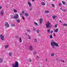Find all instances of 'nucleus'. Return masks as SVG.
<instances>
[{"mask_svg":"<svg viewBox=\"0 0 67 67\" xmlns=\"http://www.w3.org/2000/svg\"><path fill=\"white\" fill-rule=\"evenodd\" d=\"M51 44L52 48H54L55 46L56 47L59 46L57 43L53 41H52L51 42Z\"/></svg>","mask_w":67,"mask_h":67,"instance_id":"1","label":"nucleus"},{"mask_svg":"<svg viewBox=\"0 0 67 67\" xmlns=\"http://www.w3.org/2000/svg\"><path fill=\"white\" fill-rule=\"evenodd\" d=\"M12 67H19V62L16 61L14 64L12 65Z\"/></svg>","mask_w":67,"mask_h":67,"instance_id":"2","label":"nucleus"},{"mask_svg":"<svg viewBox=\"0 0 67 67\" xmlns=\"http://www.w3.org/2000/svg\"><path fill=\"white\" fill-rule=\"evenodd\" d=\"M19 18V15H18V14H15V16H14V19H18Z\"/></svg>","mask_w":67,"mask_h":67,"instance_id":"3","label":"nucleus"},{"mask_svg":"<svg viewBox=\"0 0 67 67\" xmlns=\"http://www.w3.org/2000/svg\"><path fill=\"white\" fill-rule=\"evenodd\" d=\"M50 23L49 22H48L47 24H46V28H48L50 27Z\"/></svg>","mask_w":67,"mask_h":67,"instance_id":"4","label":"nucleus"},{"mask_svg":"<svg viewBox=\"0 0 67 67\" xmlns=\"http://www.w3.org/2000/svg\"><path fill=\"white\" fill-rule=\"evenodd\" d=\"M0 37L1 38V40H2V41H3V40H4V36H3L1 34L0 35Z\"/></svg>","mask_w":67,"mask_h":67,"instance_id":"5","label":"nucleus"},{"mask_svg":"<svg viewBox=\"0 0 67 67\" xmlns=\"http://www.w3.org/2000/svg\"><path fill=\"white\" fill-rule=\"evenodd\" d=\"M5 25L6 27H9V25L7 22H6L5 23Z\"/></svg>","mask_w":67,"mask_h":67,"instance_id":"6","label":"nucleus"},{"mask_svg":"<svg viewBox=\"0 0 67 67\" xmlns=\"http://www.w3.org/2000/svg\"><path fill=\"white\" fill-rule=\"evenodd\" d=\"M39 22H40V24H42V21H43V19L40 18L39 19Z\"/></svg>","mask_w":67,"mask_h":67,"instance_id":"7","label":"nucleus"},{"mask_svg":"<svg viewBox=\"0 0 67 67\" xmlns=\"http://www.w3.org/2000/svg\"><path fill=\"white\" fill-rule=\"evenodd\" d=\"M29 49L30 51H32V50H33V47H32V46H30L29 47Z\"/></svg>","mask_w":67,"mask_h":67,"instance_id":"8","label":"nucleus"},{"mask_svg":"<svg viewBox=\"0 0 67 67\" xmlns=\"http://www.w3.org/2000/svg\"><path fill=\"white\" fill-rule=\"evenodd\" d=\"M57 16L55 15H53L52 16V18L53 20H55V18H56Z\"/></svg>","mask_w":67,"mask_h":67,"instance_id":"9","label":"nucleus"},{"mask_svg":"<svg viewBox=\"0 0 67 67\" xmlns=\"http://www.w3.org/2000/svg\"><path fill=\"white\" fill-rule=\"evenodd\" d=\"M4 13L3 11H2L1 12V15H3Z\"/></svg>","mask_w":67,"mask_h":67,"instance_id":"10","label":"nucleus"},{"mask_svg":"<svg viewBox=\"0 0 67 67\" xmlns=\"http://www.w3.org/2000/svg\"><path fill=\"white\" fill-rule=\"evenodd\" d=\"M41 4L43 5H45V3H44V2H43L41 3Z\"/></svg>","mask_w":67,"mask_h":67,"instance_id":"11","label":"nucleus"},{"mask_svg":"<svg viewBox=\"0 0 67 67\" xmlns=\"http://www.w3.org/2000/svg\"><path fill=\"white\" fill-rule=\"evenodd\" d=\"M60 10H61L62 11H63V12H66V10H65L64 9H62V8H60Z\"/></svg>","mask_w":67,"mask_h":67,"instance_id":"12","label":"nucleus"},{"mask_svg":"<svg viewBox=\"0 0 67 67\" xmlns=\"http://www.w3.org/2000/svg\"><path fill=\"white\" fill-rule=\"evenodd\" d=\"M8 46H9V45H5L4 46V47H5V48H7Z\"/></svg>","mask_w":67,"mask_h":67,"instance_id":"13","label":"nucleus"},{"mask_svg":"<svg viewBox=\"0 0 67 67\" xmlns=\"http://www.w3.org/2000/svg\"><path fill=\"white\" fill-rule=\"evenodd\" d=\"M28 4H29L30 6V7H32V5H31V3H30V2H28Z\"/></svg>","mask_w":67,"mask_h":67,"instance_id":"14","label":"nucleus"},{"mask_svg":"<svg viewBox=\"0 0 67 67\" xmlns=\"http://www.w3.org/2000/svg\"><path fill=\"white\" fill-rule=\"evenodd\" d=\"M16 20L17 23H20V20L19 19Z\"/></svg>","mask_w":67,"mask_h":67,"instance_id":"15","label":"nucleus"},{"mask_svg":"<svg viewBox=\"0 0 67 67\" xmlns=\"http://www.w3.org/2000/svg\"><path fill=\"white\" fill-rule=\"evenodd\" d=\"M25 15L26 16H29V14L28 13H25Z\"/></svg>","mask_w":67,"mask_h":67,"instance_id":"16","label":"nucleus"},{"mask_svg":"<svg viewBox=\"0 0 67 67\" xmlns=\"http://www.w3.org/2000/svg\"><path fill=\"white\" fill-rule=\"evenodd\" d=\"M55 33H57L58 31V29H56L55 31Z\"/></svg>","mask_w":67,"mask_h":67,"instance_id":"17","label":"nucleus"},{"mask_svg":"<svg viewBox=\"0 0 67 67\" xmlns=\"http://www.w3.org/2000/svg\"><path fill=\"white\" fill-rule=\"evenodd\" d=\"M2 61H3V59L0 58V63H2Z\"/></svg>","mask_w":67,"mask_h":67,"instance_id":"18","label":"nucleus"},{"mask_svg":"<svg viewBox=\"0 0 67 67\" xmlns=\"http://www.w3.org/2000/svg\"><path fill=\"white\" fill-rule=\"evenodd\" d=\"M63 26H67V24L66 23H65L64 24H63Z\"/></svg>","mask_w":67,"mask_h":67,"instance_id":"19","label":"nucleus"},{"mask_svg":"<svg viewBox=\"0 0 67 67\" xmlns=\"http://www.w3.org/2000/svg\"><path fill=\"white\" fill-rule=\"evenodd\" d=\"M28 60L30 62H32V59L31 58L28 59Z\"/></svg>","mask_w":67,"mask_h":67,"instance_id":"20","label":"nucleus"},{"mask_svg":"<svg viewBox=\"0 0 67 67\" xmlns=\"http://www.w3.org/2000/svg\"><path fill=\"white\" fill-rule=\"evenodd\" d=\"M62 3H63V4H65V3H66V2L64 1H62Z\"/></svg>","mask_w":67,"mask_h":67,"instance_id":"21","label":"nucleus"},{"mask_svg":"<svg viewBox=\"0 0 67 67\" xmlns=\"http://www.w3.org/2000/svg\"><path fill=\"white\" fill-rule=\"evenodd\" d=\"M19 38H20L19 41H20V43H21V42H22V39L21 37H20Z\"/></svg>","mask_w":67,"mask_h":67,"instance_id":"22","label":"nucleus"},{"mask_svg":"<svg viewBox=\"0 0 67 67\" xmlns=\"http://www.w3.org/2000/svg\"><path fill=\"white\" fill-rule=\"evenodd\" d=\"M34 40H35L34 41L35 42H37V39H36V38H35Z\"/></svg>","mask_w":67,"mask_h":67,"instance_id":"23","label":"nucleus"},{"mask_svg":"<svg viewBox=\"0 0 67 67\" xmlns=\"http://www.w3.org/2000/svg\"><path fill=\"white\" fill-rule=\"evenodd\" d=\"M45 12L46 13H49V12L48 10H46Z\"/></svg>","mask_w":67,"mask_h":67,"instance_id":"24","label":"nucleus"},{"mask_svg":"<svg viewBox=\"0 0 67 67\" xmlns=\"http://www.w3.org/2000/svg\"><path fill=\"white\" fill-rule=\"evenodd\" d=\"M50 38H53V37L52 35H51L50 36Z\"/></svg>","mask_w":67,"mask_h":67,"instance_id":"25","label":"nucleus"},{"mask_svg":"<svg viewBox=\"0 0 67 67\" xmlns=\"http://www.w3.org/2000/svg\"><path fill=\"white\" fill-rule=\"evenodd\" d=\"M51 5L53 7H55V5L53 4H51Z\"/></svg>","mask_w":67,"mask_h":67,"instance_id":"26","label":"nucleus"},{"mask_svg":"<svg viewBox=\"0 0 67 67\" xmlns=\"http://www.w3.org/2000/svg\"><path fill=\"white\" fill-rule=\"evenodd\" d=\"M32 7H30V8L29 10H30V11H32Z\"/></svg>","mask_w":67,"mask_h":67,"instance_id":"27","label":"nucleus"},{"mask_svg":"<svg viewBox=\"0 0 67 67\" xmlns=\"http://www.w3.org/2000/svg\"><path fill=\"white\" fill-rule=\"evenodd\" d=\"M36 31L37 32V33H40V32H39V30H36Z\"/></svg>","mask_w":67,"mask_h":67,"instance_id":"28","label":"nucleus"},{"mask_svg":"<svg viewBox=\"0 0 67 67\" xmlns=\"http://www.w3.org/2000/svg\"><path fill=\"white\" fill-rule=\"evenodd\" d=\"M14 12L15 13H16V12H17V11H16V9H15L13 10Z\"/></svg>","mask_w":67,"mask_h":67,"instance_id":"29","label":"nucleus"},{"mask_svg":"<svg viewBox=\"0 0 67 67\" xmlns=\"http://www.w3.org/2000/svg\"><path fill=\"white\" fill-rule=\"evenodd\" d=\"M34 23L35 24V25H38V24L36 22H34Z\"/></svg>","mask_w":67,"mask_h":67,"instance_id":"30","label":"nucleus"},{"mask_svg":"<svg viewBox=\"0 0 67 67\" xmlns=\"http://www.w3.org/2000/svg\"><path fill=\"white\" fill-rule=\"evenodd\" d=\"M12 54V52H10L9 53V55H10V56H11V55Z\"/></svg>","mask_w":67,"mask_h":67,"instance_id":"31","label":"nucleus"},{"mask_svg":"<svg viewBox=\"0 0 67 67\" xmlns=\"http://www.w3.org/2000/svg\"><path fill=\"white\" fill-rule=\"evenodd\" d=\"M11 25L12 26H15V24H12Z\"/></svg>","mask_w":67,"mask_h":67,"instance_id":"32","label":"nucleus"},{"mask_svg":"<svg viewBox=\"0 0 67 67\" xmlns=\"http://www.w3.org/2000/svg\"><path fill=\"white\" fill-rule=\"evenodd\" d=\"M33 29L34 30V31H36V29H35V28L34 27L33 28Z\"/></svg>","mask_w":67,"mask_h":67,"instance_id":"33","label":"nucleus"},{"mask_svg":"<svg viewBox=\"0 0 67 67\" xmlns=\"http://www.w3.org/2000/svg\"><path fill=\"white\" fill-rule=\"evenodd\" d=\"M47 32H48V33H49V32H50V30H47Z\"/></svg>","mask_w":67,"mask_h":67,"instance_id":"34","label":"nucleus"},{"mask_svg":"<svg viewBox=\"0 0 67 67\" xmlns=\"http://www.w3.org/2000/svg\"><path fill=\"white\" fill-rule=\"evenodd\" d=\"M51 55L52 56H54V54L53 53H52L51 54Z\"/></svg>","mask_w":67,"mask_h":67,"instance_id":"35","label":"nucleus"},{"mask_svg":"<svg viewBox=\"0 0 67 67\" xmlns=\"http://www.w3.org/2000/svg\"><path fill=\"white\" fill-rule=\"evenodd\" d=\"M11 19H14V16H12L11 17Z\"/></svg>","mask_w":67,"mask_h":67,"instance_id":"36","label":"nucleus"},{"mask_svg":"<svg viewBox=\"0 0 67 67\" xmlns=\"http://www.w3.org/2000/svg\"><path fill=\"white\" fill-rule=\"evenodd\" d=\"M59 6H61L62 5V4H61V3H59Z\"/></svg>","mask_w":67,"mask_h":67,"instance_id":"37","label":"nucleus"},{"mask_svg":"<svg viewBox=\"0 0 67 67\" xmlns=\"http://www.w3.org/2000/svg\"><path fill=\"white\" fill-rule=\"evenodd\" d=\"M22 18L23 20H24L25 19V18H24V16H22Z\"/></svg>","mask_w":67,"mask_h":67,"instance_id":"38","label":"nucleus"},{"mask_svg":"<svg viewBox=\"0 0 67 67\" xmlns=\"http://www.w3.org/2000/svg\"><path fill=\"white\" fill-rule=\"evenodd\" d=\"M20 16H23V14H22V13H21L20 14Z\"/></svg>","mask_w":67,"mask_h":67,"instance_id":"39","label":"nucleus"},{"mask_svg":"<svg viewBox=\"0 0 67 67\" xmlns=\"http://www.w3.org/2000/svg\"><path fill=\"white\" fill-rule=\"evenodd\" d=\"M57 27V25H55V28H56Z\"/></svg>","mask_w":67,"mask_h":67,"instance_id":"40","label":"nucleus"},{"mask_svg":"<svg viewBox=\"0 0 67 67\" xmlns=\"http://www.w3.org/2000/svg\"><path fill=\"white\" fill-rule=\"evenodd\" d=\"M26 31L27 32H30V30H27Z\"/></svg>","mask_w":67,"mask_h":67,"instance_id":"41","label":"nucleus"},{"mask_svg":"<svg viewBox=\"0 0 67 67\" xmlns=\"http://www.w3.org/2000/svg\"><path fill=\"white\" fill-rule=\"evenodd\" d=\"M37 59H39V58H40V57H39L38 56H37Z\"/></svg>","mask_w":67,"mask_h":67,"instance_id":"42","label":"nucleus"},{"mask_svg":"<svg viewBox=\"0 0 67 67\" xmlns=\"http://www.w3.org/2000/svg\"><path fill=\"white\" fill-rule=\"evenodd\" d=\"M27 34H28L27 33H25V35L26 36L27 35Z\"/></svg>","mask_w":67,"mask_h":67,"instance_id":"43","label":"nucleus"},{"mask_svg":"<svg viewBox=\"0 0 67 67\" xmlns=\"http://www.w3.org/2000/svg\"><path fill=\"white\" fill-rule=\"evenodd\" d=\"M28 38L29 39H31V37H30V36H29L28 37Z\"/></svg>","mask_w":67,"mask_h":67,"instance_id":"44","label":"nucleus"},{"mask_svg":"<svg viewBox=\"0 0 67 67\" xmlns=\"http://www.w3.org/2000/svg\"><path fill=\"white\" fill-rule=\"evenodd\" d=\"M22 13H23V14H24V11H23L22 12Z\"/></svg>","mask_w":67,"mask_h":67,"instance_id":"45","label":"nucleus"},{"mask_svg":"<svg viewBox=\"0 0 67 67\" xmlns=\"http://www.w3.org/2000/svg\"><path fill=\"white\" fill-rule=\"evenodd\" d=\"M36 53H37V52H34V54H36Z\"/></svg>","mask_w":67,"mask_h":67,"instance_id":"46","label":"nucleus"},{"mask_svg":"<svg viewBox=\"0 0 67 67\" xmlns=\"http://www.w3.org/2000/svg\"><path fill=\"white\" fill-rule=\"evenodd\" d=\"M53 34H54V36H56V35H55V33H54Z\"/></svg>","mask_w":67,"mask_h":67,"instance_id":"47","label":"nucleus"},{"mask_svg":"<svg viewBox=\"0 0 67 67\" xmlns=\"http://www.w3.org/2000/svg\"><path fill=\"white\" fill-rule=\"evenodd\" d=\"M53 32V30H52V31H51V33H52Z\"/></svg>","mask_w":67,"mask_h":67,"instance_id":"48","label":"nucleus"},{"mask_svg":"<svg viewBox=\"0 0 67 67\" xmlns=\"http://www.w3.org/2000/svg\"><path fill=\"white\" fill-rule=\"evenodd\" d=\"M2 9V7L1 6H0V9Z\"/></svg>","mask_w":67,"mask_h":67,"instance_id":"49","label":"nucleus"},{"mask_svg":"<svg viewBox=\"0 0 67 67\" xmlns=\"http://www.w3.org/2000/svg\"><path fill=\"white\" fill-rule=\"evenodd\" d=\"M56 60H58V58H56Z\"/></svg>","mask_w":67,"mask_h":67,"instance_id":"50","label":"nucleus"},{"mask_svg":"<svg viewBox=\"0 0 67 67\" xmlns=\"http://www.w3.org/2000/svg\"><path fill=\"white\" fill-rule=\"evenodd\" d=\"M53 30H54V32H55V31H56V30H55V29H54Z\"/></svg>","mask_w":67,"mask_h":67,"instance_id":"51","label":"nucleus"},{"mask_svg":"<svg viewBox=\"0 0 67 67\" xmlns=\"http://www.w3.org/2000/svg\"><path fill=\"white\" fill-rule=\"evenodd\" d=\"M63 60H62V59H61L60 60V61L61 62H63Z\"/></svg>","mask_w":67,"mask_h":67,"instance_id":"52","label":"nucleus"},{"mask_svg":"<svg viewBox=\"0 0 67 67\" xmlns=\"http://www.w3.org/2000/svg\"><path fill=\"white\" fill-rule=\"evenodd\" d=\"M62 62H63V63H65V61H64V60H63Z\"/></svg>","mask_w":67,"mask_h":67,"instance_id":"53","label":"nucleus"},{"mask_svg":"<svg viewBox=\"0 0 67 67\" xmlns=\"http://www.w3.org/2000/svg\"><path fill=\"white\" fill-rule=\"evenodd\" d=\"M46 62H47V59H46Z\"/></svg>","mask_w":67,"mask_h":67,"instance_id":"54","label":"nucleus"},{"mask_svg":"<svg viewBox=\"0 0 67 67\" xmlns=\"http://www.w3.org/2000/svg\"><path fill=\"white\" fill-rule=\"evenodd\" d=\"M59 22H62V21L60 20V21H59Z\"/></svg>","mask_w":67,"mask_h":67,"instance_id":"55","label":"nucleus"},{"mask_svg":"<svg viewBox=\"0 0 67 67\" xmlns=\"http://www.w3.org/2000/svg\"><path fill=\"white\" fill-rule=\"evenodd\" d=\"M47 16H48H48H49L48 15H47Z\"/></svg>","mask_w":67,"mask_h":67,"instance_id":"56","label":"nucleus"},{"mask_svg":"<svg viewBox=\"0 0 67 67\" xmlns=\"http://www.w3.org/2000/svg\"><path fill=\"white\" fill-rule=\"evenodd\" d=\"M35 0H32V1H34Z\"/></svg>","mask_w":67,"mask_h":67,"instance_id":"57","label":"nucleus"},{"mask_svg":"<svg viewBox=\"0 0 67 67\" xmlns=\"http://www.w3.org/2000/svg\"><path fill=\"white\" fill-rule=\"evenodd\" d=\"M52 26V25H51V26Z\"/></svg>","mask_w":67,"mask_h":67,"instance_id":"58","label":"nucleus"},{"mask_svg":"<svg viewBox=\"0 0 67 67\" xmlns=\"http://www.w3.org/2000/svg\"><path fill=\"white\" fill-rule=\"evenodd\" d=\"M42 0L43 1H44V0Z\"/></svg>","mask_w":67,"mask_h":67,"instance_id":"59","label":"nucleus"},{"mask_svg":"<svg viewBox=\"0 0 67 67\" xmlns=\"http://www.w3.org/2000/svg\"><path fill=\"white\" fill-rule=\"evenodd\" d=\"M39 36H40V35H39Z\"/></svg>","mask_w":67,"mask_h":67,"instance_id":"60","label":"nucleus"},{"mask_svg":"<svg viewBox=\"0 0 67 67\" xmlns=\"http://www.w3.org/2000/svg\"><path fill=\"white\" fill-rule=\"evenodd\" d=\"M53 1H54V0H53Z\"/></svg>","mask_w":67,"mask_h":67,"instance_id":"61","label":"nucleus"}]
</instances>
